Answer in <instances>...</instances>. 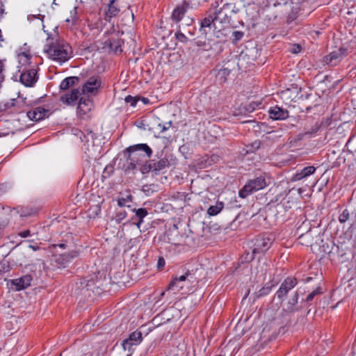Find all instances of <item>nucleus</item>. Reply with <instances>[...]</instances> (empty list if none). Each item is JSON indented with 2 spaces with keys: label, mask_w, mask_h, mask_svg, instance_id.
Listing matches in <instances>:
<instances>
[{
  "label": "nucleus",
  "mask_w": 356,
  "mask_h": 356,
  "mask_svg": "<svg viewBox=\"0 0 356 356\" xmlns=\"http://www.w3.org/2000/svg\"><path fill=\"white\" fill-rule=\"evenodd\" d=\"M238 11L234 3H225L216 13L213 19V33L217 38L227 36L232 28L231 17Z\"/></svg>",
  "instance_id": "obj_1"
},
{
  "label": "nucleus",
  "mask_w": 356,
  "mask_h": 356,
  "mask_svg": "<svg viewBox=\"0 0 356 356\" xmlns=\"http://www.w3.org/2000/svg\"><path fill=\"white\" fill-rule=\"evenodd\" d=\"M48 57L60 64L68 60L72 56V50L70 45L64 42L59 41L48 45L44 49Z\"/></svg>",
  "instance_id": "obj_2"
},
{
  "label": "nucleus",
  "mask_w": 356,
  "mask_h": 356,
  "mask_svg": "<svg viewBox=\"0 0 356 356\" xmlns=\"http://www.w3.org/2000/svg\"><path fill=\"white\" fill-rule=\"evenodd\" d=\"M129 153V159L134 168L143 162L146 157H149L152 154V150L146 144H138L129 147L127 149Z\"/></svg>",
  "instance_id": "obj_3"
},
{
  "label": "nucleus",
  "mask_w": 356,
  "mask_h": 356,
  "mask_svg": "<svg viewBox=\"0 0 356 356\" xmlns=\"http://www.w3.org/2000/svg\"><path fill=\"white\" fill-rule=\"evenodd\" d=\"M266 186L265 179L263 177H259L248 182L239 191V196L242 198L246 197L250 194L264 188Z\"/></svg>",
  "instance_id": "obj_4"
},
{
  "label": "nucleus",
  "mask_w": 356,
  "mask_h": 356,
  "mask_svg": "<svg viewBox=\"0 0 356 356\" xmlns=\"http://www.w3.org/2000/svg\"><path fill=\"white\" fill-rule=\"evenodd\" d=\"M102 88V83L97 76L90 77L82 86V94L88 97L97 95Z\"/></svg>",
  "instance_id": "obj_5"
},
{
  "label": "nucleus",
  "mask_w": 356,
  "mask_h": 356,
  "mask_svg": "<svg viewBox=\"0 0 356 356\" xmlns=\"http://www.w3.org/2000/svg\"><path fill=\"white\" fill-rule=\"evenodd\" d=\"M273 239L269 236L259 237L255 239L252 248V254L264 253L271 246Z\"/></svg>",
  "instance_id": "obj_6"
},
{
  "label": "nucleus",
  "mask_w": 356,
  "mask_h": 356,
  "mask_svg": "<svg viewBox=\"0 0 356 356\" xmlns=\"http://www.w3.org/2000/svg\"><path fill=\"white\" fill-rule=\"evenodd\" d=\"M20 81L27 87L33 86L37 81V72L35 69L21 71Z\"/></svg>",
  "instance_id": "obj_7"
},
{
  "label": "nucleus",
  "mask_w": 356,
  "mask_h": 356,
  "mask_svg": "<svg viewBox=\"0 0 356 356\" xmlns=\"http://www.w3.org/2000/svg\"><path fill=\"white\" fill-rule=\"evenodd\" d=\"M297 282L296 279L294 278H287L284 280V282L281 284L279 290L277 292V297L283 300V298L286 296L288 291L292 289L296 285Z\"/></svg>",
  "instance_id": "obj_8"
},
{
  "label": "nucleus",
  "mask_w": 356,
  "mask_h": 356,
  "mask_svg": "<svg viewBox=\"0 0 356 356\" xmlns=\"http://www.w3.org/2000/svg\"><path fill=\"white\" fill-rule=\"evenodd\" d=\"M31 56L28 52H21L17 56V67L19 72L27 70V67L31 65Z\"/></svg>",
  "instance_id": "obj_9"
},
{
  "label": "nucleus",
  "mask_w": 356,
  "mask_h": 356,
  "mask_svg": "<svg viewBox=\"0 0 356 356\" xmlns=\"http://www.w3.org/2000/svg\"><path fill=\"white\" fill-rule=\"evenodd\" d=\"M345 54L346 51L343 49L334 51L325 57V62L330 65H336L343 58Z\"/></svg>",
  "instance_id": "obj_10"
},
{
  "label": "nucleus",
  "mask_w": 356,
  "mask_h": 356,
  "mask_svg": "<svg viewBox=\"0 0 356 356\" xmlns=\"http://www.w3.org/2000/svg\"><path fill=\"white\" fill-rule=\"evenodd\" d=\"M48 113V111L42 107H36L27 112V117L32 121L38 122L44 119Z\"/></svg>",
  "instance_id": "obj_11"
},
{
  "label": "nucleus",
  "mask_w": 356,
  "mask_h": 356,
  "mask_svg": "<svg viewBox=\"0 0 356 356\" xmlns=\"http://www.w3.org/2000/svg\"><path fill=\"white\" fill-rule=\"evenodd\" d=\"M32 277L29 275H24L22 277L11 280V285L14 286L17 291L22 290L31 284Z\"/></svg>",
  "instance_id": "obj_12"
},
{
  "label": "nucleus",
  "mask_w": 356,
  "mask_h": 356,
  "mask_svg": "<svg viewBox=\"0 0 356 356\" xmlns=\"http://www.w3.org/2000/svg\"><path fill=\"white\" fill-rule=\"evenodd\" d=\"M104 47L108 48L115 54L122 51L121 42L115 34H113L108 40H105Z\"/></svg>",
  "instance_id": "obj_13"
},
{
  "label": "nucleus",
  "mask_w": 356,
  "mask_h": 356,
  "mask_svg": "<svg viewBox=\"0 0 356 356\" xmlns=\"http://www.w3.org/2000/svg\"><path fill=\"white\" fill-rule=\"evenodd\" d=\"M79 95V91L78 90H72L70 93L61 95L60 100L67 106H73L76 104Z\"/></svg>",
  "instance_id": "obj_14"
},
{
  "label": "nucleus",
  "mask_w": 356,
  "mask_h": 356,
  "mask_svg": "<svg viewBox=\"0 0 356 356\" xmlns=\"http://www.w3.org/2000/svg\"><path fill=\"white\" fill-rule=\"evenodd\" d=\"M269 116L270 118L275 120H285L289 116V112L279 106H274L268 111Z\"/></svg>",
  "instance_id": "obj_15"
},
{
  "label": "nucleus",
  "mask_w": 356,
  "mask_h": 356,
  "mask_svg": "<svg viewBox=\"0 0 356 356\" xmlns=\"http://www.w3.org/2000/svg\"><path fill=\"white\" fill-rule=\"evenodd\" d=\"M93 108V102L89 99H81L79 106L78 112L80 115H86Z\"/></svg>",
  "instance_id": "obj_16"
},
{
  "label": "nucleus",
  "mask_w": 356,
  "mask_h": 356,
  "mask_svg": "<svg viewBox=\"0 0 356 356\" xmlns=\"http://www.w3.org/2000/svg\"><path fill=\"white\" fill-rule=\"evenodd\" d=\"M316 168L314 166H307L304 168L300 172H297L296 175L292 177L293 181H299L305 177H307L314 173Z\"/></svg>",
  "instance_id": "obj_17"
},
{
  "label": "nucleus",
  "mask_w": 356,
  "mask_h": 356,
  "mask_svg": "<svg viewBox=\"0 0 356 356\" xmlns=\"http://www.w3.org/2000/svg\"><path fill=\"white\" fill-rule=\"evenodd\" d=\"M120 11V3L116 0H111L108 10L106 13V17L108 18L116 17Z\"/></svg>",
  "instance_id": "obj_18"
},
{
  "label": "nucleus",
  "mask_w": 356,
  "mask_h": 356,
  "mask_svg": "<svg viewBox=\"0 0 356 356\" xmlns=\"http://www.w3.org/2000/svg\"><path fill=\"white\" fill-rule=\"evenodd\" d=\"M161 316L168 321L171 319L177 320L181 317V312L178 308L172 307L162 312Z\"/></svg>",
  "instance_id": "obj_19"
},
{
  "label": "nucleus",
  "mask_w": 356,
  "mask_h": 356,
  "mask_svg": "<svg viewBox=\"0 0 356 356\" xmlns=\"http://www.w3.org/2000/svg\"><path fill=\"white\" fill-rule=\"evenodd\" d=\"M265 262L262 263V265L260 266V270L257 269L256 272L252 273V274H254V281L257 283H263L266 278L267 275V270L266 268H264Z\"/></svg>",
  "instance_id": "obj_20"
},
{
  "label": "nucleus",
  "mask_w": 356,
  "mask_h": 356,
  "mask_svg": "<svg viewBox=\"0 0 356 356\" xmlns=\"http://www.w3.org/2000/svg\"><path fill=\"white\" fill-rule=\"evenodd\" d=\"M187 4L186 3H183L180 6H179L172 13V17L175 22H179L181 20L182 17L184 15L185 12L186 10Z\"/></svg>",
  "instance_id": "obj_21"
},
{
  "label": "nucleus",
  "mask_w": 356,
  "mask_h": 356,
  "mask_svg": "<svg viewBox=\"0 0 356 356\" xmlns=\"http://www.w3.org/2000/svg\"><path fill=\"white\" fill-rule=\"evenodd\" d=\"M169 162L167 159H161L156 162H154L153 163H150L149 165V169H152L154 171H160L167 166H168Z\"/></svg>",
  "instance_id": "obj_22"
},
{
  "label": "nucleus",
  "mask_w": 356,
  "mask_h": 356,
  "mask_svg": "<svg viewBox=\"0 0 356 356\" xmlns=\"http://www.w3.org/2000/svg\"><path fill=\"white\" fill-rule=\"evenodd\" d=\"M133 197L129 193H122L118 198V204L120 207H130V203L132 202Z\"/></svg>",
  "instance_id": "obj_23"
},
{
  "label": "nucleus",
  "mask_w": 356,
  "mask_h": 356,
  "mask_svg": "<svg viewBox=\"0 0 356 356\" xmlns=\"http://www.w3.org/2000/svg\"><path fill=\"white\" fill-rule=\"evenodd\" d=\"M79 79L76 76H70L63 79L60 84V88L61 90H67L69 88L74 86L78 82Z\"/></svg>",
  "instance_id": "obj_24"
},
{
  "label": "nucleus",
  "mask_w": 356,
  "mask_h": 356,
  "mask_svg": "<svg viewBox=\"0 0 356 356\" xmlns=\"http://www.w3.org/2000/svg\"><path fill=\"white\" fill-rule=\"evenodd\" d=\"M186 275H182L179 276L178 278L174 279L172 282L170 284L169 289H174L177 291H179L182 289L183 286L180 284V283L184 282L186 279Z\"/></svg>",
  "instance_id": "obj_25"
},
{
  "label": "nucleus",
  "mask_w": 356,
  "mask_h": 356,
  "mask_svg": "<svg viewBox=\"0 0 356 356\" xmlns=\"http://www.w3.org/2000/svg\"><path fill=\"white\" fill-rule=\"evenodd\" d=\"M213 17H210L205 18L203 20V22H202V24H201V28H200V31L202 33H204L205 35H207L208 33L207 29H209V30H211L212 28L213 29Z\"/></svg>",
  "instance_id": "obj_26"
},
{
  "label": "nucleus",
  "mask_w": 356,
  "mask_h": 356,
  "mask_svg": "<svg viewBox=\"0 0 356 356\" xmlns=\"http://www.w3.org/2000/svg\"><path fill=\"white\" fill-rule=\"evenodd\" d=\"M170 124L171 123L168 122L166 123L165 124L162 125L158 121H156L152 127V129L155 133L161 134L167 130L170 127Z\"/></svg>",
  "instance_id": "obj_27"
},
{
  "label": "nucleus",
  "mask_w": 356,
  "mask_h": 356,
  "mask_svg": "<svg viewBox=\"0 0 356 356\" xmlns=\"http://www.w3.org/2000/svg\"><path fill=\"white\" fill-rule=\"evenodd\" d=\"M77 21V12L76 8L74 7L70 11V16L65 18V22L68 24H70L71 26H73L76 22Z\"/></svg>",
  "instance_id": "obj_28"
},
{
  "label": "nucleus",
  "mask_w": 356,
  "mask_h": 356,
  "mask_svg": "<svg viewBox=\"0 0 356 356\" xmlns=\"http://www.w3.org/2000/svg\"><path fill=\"white\" fill-rule=\"evenodd\" d=\"M298 293L295 292L293 294V296H291V298L288 300L287 308H286L287 310H289V311L293 310L296 305L298 302Z\"/></svg>",
  "instance_id": "obj_29"
},
{
  "label": "nucleus",
  "mask_w": 356,
  "mask_h": 356,
  "mask_svg": "<svg viewBox=\"0 0 356 356\" xmlns=\"http://www.w3.org/2000/svg\"><path fill=\"white\" fill-rule=\"evenodd\" d=\"M222 208L223 206L222 203H220L214 206H211L208 209L207 213L210 216H216L221 211Z\"/></svg>",
  "instance_id": "obj_30"
},
{
  "label": "nucleus",
  "mask_w": 356,
  "mask_h": 356,
  "mask_svg": "<svg viewBox=\"0 0 356 356\" xmlns=\"http://www.w3.org/2000/svg\"><path fill=\"white\" fill-rule=\"evenodd\" d=\"M231 70L228 68L220 69L216 75L217 78L224 82L227 80V76L229 74Z\"/></svg>",
  "instance_id": "obj_31"
},
{
  "label": "nucleus",
  "mask_w": 356,
  "mask_h": 356,
  "mask_svg": "<svg viewBox=\"0 0 356 356\" xmlns=\"http://www.w3.org/2000/svg\"><path fill=\"white\" fill-rule=\"evenodd\" d=\"M271 287L272 286L269 284H265L256 293L257 297L259 298L268 294L271 290Z\"/></svg>",
  "instance_id": "obj_32"
},
{
  "label": "nucleus",
  "mask_w": 356,
  "mask_h": 356,
  "mask_svg": "<svg viewBox=\"0 0 356 356\" xmlns=\"http://www.w3.org/2000/svg\"><path fill=\"white\" fill-rule=\"evenodd\" d=\"M127 339H129L131 342H133L134 345H137L141 341V334L140 332H134L129 336Z\"/></svg>",
  "instance_id": "obj_33"
},
{
  "label": "nucleus",
  "mask_w": 356,
  "mask_h": 356,
  "mask_svg": "<svg viewBox=\"0 0 356 356\" xmlns=\"http://www.w3.org/2000/svg\"><path fill=\"white\" fill-rule=\"evenodd\" d=\"M136 211V215L140 219V222H143V219L147 216V212L145 209L140 208L138 209H134Z\"/></svg>",
  "instance_id": "obj_34"
},
{
  "label": "nucleus",
  "mask_w": 356,
  "mask_h": 356,
  "mask_svg": "<svg viewBox=\"0 0 356 356\" xmlns=\"http://www.w3.org/2000/svg\"><path fill=\"white\" fill-rule=\"evenodd\" d=\"M350 218V213L348 210H344L339 217V220L341 223L346 222Z\"/></svg>",
  "instance_id": "obj_35"
},
{
  "label": "nucleus",
  "mask_w": 356,
  "mask_h": 356,
  "mask_svg": "<svg viewBox=\"0 0 356 356\" xmlns=\"http://www.w3.org/2000/svg\"><path fill=\"white\" fill-rule=\"evenodd\" d=\"M133 342H131L129 339H125L122 343V347L124 350L130 351L132 346H134Z\"/></svg>",
  "instance_id": "obj_36"
},
{
  "label": "nucleus",
  "mask_w": 356,
  "mask_h": 356,
  "mask_svg": "<svg viewBox=\"0 0 356 356\" xmlns=\"http://www.w3.org/2000/svg\"><path fill=\"white\" fill-rule=\"evenodd\" d=\"M137 101L138 100L136 99V97H133L130 95L125 97L126 103H129L130 105L134 107L136 106Z\"/></svg>",
  "instance_id": "obj_37"
},
{
  "label": "nucleus",
  "mask_w": 356,
  "mask_h": 356,
  "mask_svg": "<svg viewBox=\"0 0 356 356\" xmlns=\"http://www.w3.org/2000/svg\"><path fill=\"white\" fill-rule=\"evenodd\" d=\"M321 292H320V288H317L315 290H314L312 293H310L308 296L306 298V300L307 301H311L312 300V299L314 298V297L315 296H316L317 294H319Z\"/></svg>",
  "instance_id": "obj_38"
},
{
  "label": "nucleus",
  "mask_w": 356,
  "mask_h": 356,
  "mask_svg": "<svg viewBox=\"0 0 356 356\" xmlns=\"http://www.w3.org/2000/svg\"><path fill=\"white\" fill-rule=\"evenodd\" d=\"M301 49H302V47L300 44H293L291 47V51L293 54H298L299 52H300Z\"/></svg>",
  "instance_id": "obj_39"
},
{
  "label": "nucleus",
  "mask_w": 356,
  "mask_h": 356,
  "mask_svg": "<svg viewBox=\"0 0 356 356\" xmlns=\"http://www.w3.org/2000/svg\"><path fill=\"white\" fill-rule=\"evenodd\" d=\"M233 35L234 36V40L237 41L242 38V37L243 36V33L241 31H236L233 32Z\"/></svg>",
  "instance_id": "obj_40"
},
{
  "label": "nucleus",
  "mask_w": 356,
  "mask_h": 356,
  "mask_svg": "<svg viewBox=\"0 0 356 356\" xmlns=\"http://www.w3.org/2000/svg\"><path fill=\"white\" fill-rule=\"evenodd\" d=\"M4 65L3 63L0 60V83L3 81L4 79Z\"/></svg>",
  "instance_id": "obj_41"
},
{
  "label": "nucleus",
  "mask_w": 356,
  "mask_h": 356,
  "mask_svg": "<svg viewBox=\"0 0 356 356\" xmlns=\"http://www.w3.org/2000/svg\"><path fill=\"white\" fill-rule=\"evenodd\" d=\"M3 259H1L0 261V273L5 271L7 268V266L5 263L3 262Z\"/></svg>",
  "instance_id": "obj_42"
},
{
  "label": "nucleus",
  "mask_w": 356,
  "mask_h": 356,
  "mask_svg": "<svg viewBox=\"0 0 356 356\" xmlns=\"http://www.w3.org/2000/svg\"><path fill=\"white\" fill-rule=\"evenodd\" d=\"M126 216H127V213L125 212L120 213L117 216V220L120 221V220H123L124 218H125Z\"/></svg>",
  "instance_id": "obj_43"
},
{
  "label": "nucleus",
  "mask_w": 356,
  "mask_h": 356,
  "mask_svg": "<svg viewBox=\"0 0 356 356\" xmlns=\"http://www.w3.org/2000/svg\"><path fill=\"white\" fill-rule=\"evenodd\" d=\"M176 36H177V38L178 40H179L180 41H181V42H184L185 40V39H186L185 35L183 33H179V32L177 33H176Z\"/></svg>",
  "instance_id": "obj_44"
},
{
  "label": "nucleus",
  "mask_w": 356,
  "mask_h": 356,
  "mask_svg": "<svg viewBox=\"0 0 356 356\" xmlns=\"http://www.w3.org/2000/svg\"><path fill=\"white\" fill-rule=\"evenodd\" d=\"M19 234L20 236H22L23 238H26L30 235V231L26 230V231L20 232Z\"/></svg>",
  "instance_id": "obj_45"
},
{
  "label": "nucleus",
  "mask_w": 356,
  "mask_h": 356,
  "mask_svg": "<svg viewBox=\"0 0 356 356\" xmlns=\"http://www.w3.org/2000/svg\"><path fill=\"white\" fill-rule=\"evenodd\" d=\"M3 11H4L3 4L2 1L0 0V19H1V17L3 16Z\"/></svg>",
  "instance_id": "obj_46"
},
{
  "label": "nucleus",
  "mask_w": 356,
  "mask_h": 356,
  "mask_svg": "<svg viewBox=\"0 0 356 356\" xmlns=\"http://www.w3.org/2000/svg\"><path fill=\"white\" fill-rule=\"evenodd\" d=\"M165 265V261L163 258H160L158 261V266L163 267Z\"/></svg>",
  "instance_id": "obj_47"
},
{
  "label": "nucleus",
  "mask_w": 356,
  "mask_h": 356,
  "mask_svg": "<svg viewBox=\"0 0 356 356\" xmlns=\"http://www.w3.org/2000/svg\"><path fill=\"white\" fill-rule=\"evenodd\" d=\"M95 209L96 214H97L98 213L100 212V209H99V207L98 206H96Z\"/></svg>",
  "instance_id": "obj_48"
},
{
  "label": "nucleus",
  "mask_w": 356,
  "mask_h": 356,
  "mask_svg": "<svg viewBox=\"0 0 356 356\" xmlns=\"http://www.w3.org/2000/svg\"><path fill=\"white\" fill-rule=\"evenodd\" d=\"M29 248H32L35 251L38 249V247H35L32 245H29Z\"/></svg>",
  "instance_id": "obj_49"
},
{
  "label": "nucleus",
  "mask_w": 356,
  "mask_h": 356,
  "mask_svg": "<svg viewBox=\"0 0 356 356\" xmlns=\"http://www.w3.org/2000/svg\"><path fill=\"white\" fill-rule=\"evenodd\" d=\"M77 255H78V252H74L73 254L72 255V258L76 257Z\"/></svg>",
  "instance_id": "obj_50"
},
{
  "label": "nucleus",
  "mask_w": 356,
  "mask_h": 356,
  "mask_svg": "<svg viewBox=\"0 0 356 356\" xmlns=\"http://www.w3.org/2000/svg\"><path fill=\"white\" fill-rule=\"evenodd\" d=\"M324 252L325 254H330L331 252V250H325Z\"/></svg>",
  "instance_id": "obj_51"
},
{
  "label": "nucleus",
  "mask_w": 356,
  "mask_h": 356,
  "mask_svg": "<svg viewBox=\"0 0 356 356\" xmlns=\"http://www.w3.org/2000/svg\"><path fill=\"white\" fill-rule=\"evenodd\" d=\"M141 222H140V221L137 223V226H138V228H140V223H141Z\"/></svg>",
  "instance_id": "obj_52"
},
{
  "label": "nucleus",
  "mask_w": 356,
  "mask_h": 356,
  "mask_svg": "<svg viewBox=\"0 0 356 356\" xmlns=\"http://www.w3.org/2000/svg\"><path fill=\"white\" fill-rule=\"evenodd\" d=\"M59 246H60V248H63V247L65 246V245H64V244H60V245H59Z\"/></svg>",
  "instance_id": "obj_53"
},
{
  "label": "nucleus",
  "mask_w": 356,
  "mask_h": 356,
  "mask_svg": "<svg viewBox=\"0 0 356 356\" xmlns=\"http://www.w3.org/2000/svg\"><path fill=\"white\" fill-rule=\"evenodd\" d=\"M31 17H33V18H37V17H36L35 16H34V15H33L32 17H29V18H31ZM38 19H40V17H38Z\"/></svg>",
  "instance_id": "obj_54"
},
{
  "label": "nucleus",
  "mask_w": 356,
  "mask_h": 356,
  "mask_svg": "<svg viewBox=\"0 0 356 356\" xmlns=\"http://www.w3.org/2000/svg\"><path fill=\"white\" fill-rule=\"evenodd\" d=\"M131 18L133 19L134 18V14L131 13Z\"/></svg>",
  "instance_id": "obj_55"
}]
</instances>
